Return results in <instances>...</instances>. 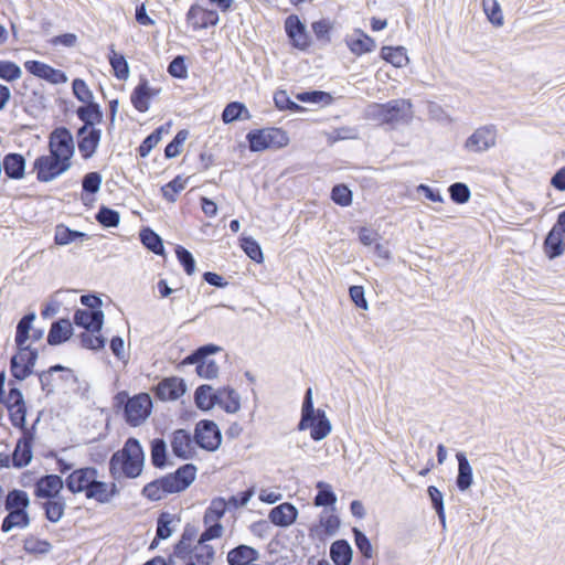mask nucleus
<instances>
[{
  "label": "nucleus",
  "instance_id": "nucleus-1",
  "mask_svg": "<svg viewBox=\"0 0 565 565\" xmlns=\"http://www.w3.org/2000/svg\"><path fill=\"white\" fill-rule=\"evenodd\" d=\"M50 153L38 158V180L50 182L68 171L75 147L68 129L58 127L50 135Z\"/></svg>",
  "mask_w": 565,
  "mask_h": 565
},
{
  "label": "nucleus",
  "instance_id": "nucleus-2",
  "mask_svg": "<svg viewBox=\"0 0 565 565\" xmlns=\"http://www.w3.org/2000/svg\"><path fill=\"white\" fill-rule=\"evenodd\" d=\"M98 470L94 467L75 469L66 478V487L72 493H85L86 499L98 503H109L119 493L115 482L98 480Z\"/></svg>",
  "mask_w": 565,
  "mask_h": 565
},
{
  "label": "nucleus",
  "instance_id": "nucleus-3",
  "mask_svg": "<svg viewBox=\"0 0 565 565\" xmlns=\"http://www.w3.org/2000/svg\"><path fill=\"white\" fill-rule=\"evenodd\" d=\"M34 320L35 312L32 311L23 316L17 324L14 338L17 353L10 360V372L19 381L30 376L35 365V349L30 341Z\"/></svg>",
  "mask_w": 565,
  "mask_h": 565
},
{
  "label": "nucleus",
  "instance_id": "nucleus-4",
  "mask_svg": "<svg viewBox=\"0 0 565 565\" xmlns=\"http://www.w3.org/2000/svg\"><path fill=\"white\" fill-rule=\"evenodd\" d=\"M145 465L143 449L136 438H128L121 450L116 451L109 461L110 475L116 478L124 475L135 479L142 472Z\"/></svg>",
  "mask_w": 565,
  "mask_h": 565
},
{
  "label": "nucleus",
  "instance_id": "nucleus-5",
  "mask_svg": "<svg viewBox=\"0 0 565 565\" xmlns=\"http://www.w3.org/2000/svg\"><path fill=\"white\" fill-rule=\"evenodd\" d=\"M412 103L408 99H393L386 104L372 103L365 108V117L380 124L403 125L412 119Z\"/></svg>",
  "mask_w": 565,
  "mask_h": 565
},
{
  "label": "nucleus",
  "instance_id": "nucleus-6",
  "mask_svg": "<svg viewBox=\"0 0 565 565\" xmlns=\"http://www.w3.org/2000/svg\"><path fill=\"white\" fill-rule=\"evenodd\" d=\"M298 429H310V436L316 441L324 439L331 433V423L324 411H316L313 407L311 388H308L305 394Z\"/></svg>",
  "mask_w": 565,
  "mask_h": 565
},
{
  "label": "nucleus",
  "instance_id": "nucleus-7",
  "mask_svg": "<svg viewBox=\"0 0 565 565\" xmlns=\"http://www.w3.org/2000/svg\"><path fill=\"white\" fill-rule=\"evenodd\" d=\"M249 150L262 152L267 149H280L289 143V137L285 130L276 127L250 130L246 135Z\"/></svg>",
  "mask_w": 565,
  "mask_h": 565
},
{
  "label": "nucleus",
  "instance_id": "nucleus-8",
  "mask_svg": "<svg viewBox=\"0 0 565 565\" xmlns=\"http://www.w3.org/2000/svg\"><path fill=\"white\" fill-rule=\"evenodd\" d=\"M498 130L494 125H486L476 129L465 142L469 152L481 153L493 148L497 143Z\"/></svg>",
  "mask_w": 565,
  "mask_h": 565
},
{
  "label": "nucleus",
  "instance_id": "nucleus-9",
  "mask_svg": "<svg viewBox=\"0 0 565 565\" xmlns=\"http://www.w3.org/2000/svg\"><path fill=\"white\" fill-rule=\"evenodd\" d=\"M152 402L148 394H139L129 398L125 406L126 420L131 426H139L151 413Z\"/></svg>",
  "mask_w": 565,
  "mask_h": 565
},
{
  "label": "nucleus",
  "instance_id": "nucleus-10",
  "mask_svg": "<svg viewBox=\"0 0 565 565\" xmlns=\"http://www.w3.org/2000/svg\"><path fill=\"white\" fill-rule=\"evenodd\" d=\"M42 390L47 394L60 390L68 382H75V375L71 369L62 365L51 366L47 371L38 375Z\"/></svg>",
  "mask_w": 565,
  "mask_h": 565
},
{
  "label": "nucleus",
  "instance_id": "nucleus-11",
  "mask_svg": "<svg viewBox=\"0 0 565 565\" xmlns=\"http://www.w3.org/2000/svg\"><path fill=\"white\" fill-rule=\"evenodd\" d=\"M196 444L209 451L216 450L222 441V435L217 425L212 420H201L196 424L195 435Z\"/></svg>",
  "mask_w": 565,
  "mask_h": 565
},
{
  "label": "nucleus",
  "instance_id": "nucleus-12",
  "mask_svg": "<svg viewBox=\"0 0 565 565\" xmlns=\"http://www.w3.org/2000/svg\"><path fill=\"white\" fill-rule=\"evenodd\" d=\"M186 21L194 30L206 29L218 23V14L214 10L193 4L186 13Z\"/></svg>",
  "mask_w": 565,
  "mask_h": 565
},
{
  "label": "nucleus",
  "instance_id": "nucleus-13",
  "mask_svg": "<svg viewBox=\"0 0 565 565\" xmlns=\"http://www.w3.org/2000/svg\"><path fill=\"white\" fill-rule=\"evenodd\" d=\"M186 391L184 381L177 376L166 377L156 387V396L161 401H175Z\"/></svg>",
  "mask_w": 565,
  "mask_h": 565
},
{
  "label": "nucleus",
  "instance_id": "nucleus-14",
  "mask_svg": "<svg viewBox=\"0 0 565 565\" xmlns=\"http://www.w3.org/2000/svg\"><path fill=\"white\" fill-rule=\"evenodd\" d=\"M285 30L292 45L299 50H305L309 45V35L306 25L300 19L291 14L285 20Z\"/></svg>",
  "mask_w": 565,
  "mask_h": 565
},
{
  "label": "nucleus",
  "instance_id": "nucleus-15",
  "mask_svg": "<svg viewBox=\"0 0 565 565\" xmlns=\"http://www.w3.org/2000/svg\"><path fill=\"white\" fill-rule=\"evenodd\" d=\"M196 468L192 463L180 467L174 473L166 476V483L170 486L172 492L185 490L195 479Z\"/></svg>",
  "mask_w": 565,
  "mask_h": 565
},
{
  "label": "nucleus",
  "instance_id": "nucleus-16",
  "mask_svg": "<svg viewBox=\"0 0 565 565\" xmlns=\"http://www.w3.org/2000/svg\"><path fill=\"white\" fill-rule=\"evenodd\" d=\"M160 89L153 88L148 81L142 78L131 93L130 100L134 107L140 111L149 110L150 100L159 94Z\"/></svg>",
  "mask_w": 565,
  "mask_h": 565
},
{
  "label": "nucleus",
  "instance_id": "nucleus-17",
  "mask_svg": "<svg viewBox=\"0 0 565 565\" xmlns=\"http://www.w3.org/2000/svg\"><path fill=\"white\" fill-rule=\"evenodd\" d=\"M74 322L86 331L99 333L104 322V312L102 310L78 309L74 313Z\"/></svg>",
  "mask_w": 565,
  "mask_h": 565
},
{
  "label": "nucleus",
  "instance_id": "nucleus-18",
  "mask_svg": "<svg viewBox=\"0 0 565 565\" xmlns=\"http://www.w3.org/2000/svg\"><path fill=\"white\" fill-rule=\"evenodd\" d=\"M32 440V434H24V436L18 440L12 457H10L14 468H23L31 462L33 457Z\"/></svg>",
  "mask_w": 565,
  "mask_h": 565
},
{
  "label": "nucleus",
  "instance_id": "nucleus-19",
  "mask_svg": "<svg viewBox=\"0 0 565 565\" xmlns=\"http://www.w3.org/2000/svg\"><path fill=\"white\" fill-rule=\"evenodd\" d=\"M298 515L296 507L289 502L281 503L273 508L269 512V520L273 524L281 527L291 525Z\"/></svg>",
  "mask_w": 565,
  "mask_h": 565
},
{
  "label": "nucleus",
  "instance_id": "nucleus-20",
  "mask_svg": "<svg viewBox=\"0 0 565 565\" xmlns=\"http://www.w3.org/2000/svg\"><path fill=\"white\" fill-rule=\"evenodd\" d=\"M77 117L84 122V126L78 129V136L86 134L88 127H92L96 122H100L103 113L98 104L92 102L82 106L76 111Z\"/></svg>",
  "mask_w": 565,
  "mask_h": 565
},
{
  "label": "nucleus",
  "instance_id": "nucleus-21",
  "mask_svg": "<svg viewBox=\"0 0 565 565\" xmlns=\"http://www.w3.org/2000/svg\"><path fill=\"white\" fill-rule=\"evenodd\" d=\"M544 249L550 258L561 256L565 250V232L556 224L552 227L544 242Z\"/></svg>",
  "mask_w": 565,
  "mask_h": 565
},
{
  "label": "nucleus",
  "instance_id": "nucleus-22",
  "mask_svg": "<svg viewBox=\"0 0 565 565\" xmlns=\"http://www.w3.org/2000/svg\"><path fill=\"white\" fill-rule=\"evenodd\" d=\"M63 489V480L57 475H47L38 480V498H55L61 497Z\"/></svg>",
  "mask_w": 565,
  "mask_h": 565
},
{
  "label": "nucleus",
  "instance_id": "nucleus-23",
  "mask_svg": "<svg viewBox=\"0 0 565 565\" xmlns=\"http://www.w3.org/2000/svg\"><path fill=\"white\" fill-rule=\"evenodd\" d=\"M171 448L177 457L186 459L192 452L191 435L184 429H178L172 434Z\"/></svg>",
  "mask_w": 565,
  "mask_h": 565
},
{
  "label": "nucleus",
  "instance_id": "nucleus-24",
  "mask_svg": "<svg viewBox=\"0 0 565 565\" xmlns=\"http://www.w3.org/2000/svg\"><path fill=\"white\" fill-rule=\"evenodd\" d=\"M258 558V551L248 545H238L227 554V562L230 565H252L250 563Z\"/></svg>",
  "mask_w": 565,
  "mask_h": 565
},
{
  "label": "nucleus",
  "instance_id": "nucleus-25",
  "mask_svg": "<svg viewBox=\"0 0 565 565\" xmlns=\"http://www.w3.org/2000/svg\"><path fill=\"white\" fill-rule=\"evenodd\" d=\"M216 404L226 413L234 414L241 408L239 394L232 387L226 386L217 390Z\"/></svg>",
  "mask_w": 565,
  "mask_h": 565
},
{
  "label": "nucleus",
  "instance_id": "nucleus-26",
  "mask_svg": "<svg viewBox=\"0 0 565 565\" xmlns=\"http://www.w3.org/2000/svg\"><path fill=\"white\" fill-rule=\"evenodd\" d=\"M215 551L212 545L203 542L192 548L185 565H211L214 561Z\"/></svg>",
  "mask_w": 565,
  "mask_h": 565
},
{
  "label": "nucleus",
  "instance_id": "nucleus-27",
  "mask_svg": "<svg viewBox=\"0 0 565 565\" xmlns=\"http://www.w3.org/2000/svg\"><path fill=\"white\" fill-rule=\"evenodd\" d=\"M456 458L458 461V475L456 483L460 491H466L473 483L472 467L470 466L463 452H457Z\"/></svg>",
  "mask_w": 565,
  "mask_h": 565
},
{
  "label": "nucleus",
  "instance_id": "nucleus-28",
  "mask_svg": "<svg viewBox=\"0 0 565 565\" xmlns=\"http://www.w3.org/2000/svg\"><path fill=\"white\" fill-rule=\"evenodd\" d=\"M72 323L68 319H60L55 321L49 331L47 342L51 345L61 344L67 341L72 335Z\"/></svg>",
  "mask_w": 565,
  "mask_h": 565
},
{
  "label": "nucleus",
  "instance_id": "nucleus-29",
  "mask_svg": "<svg viewBox=\"0 0 565 565\" xmlns=\"http://www.w3.org/2000/svg\"><path fill=\"white\" fill-rule=\"evenodd\" d=\"M86 132V135L79 136L81 140L78 141V150L84 159H88L95 153L102 137V131L96 128H90Z\"/></svg>",
  "mask_w": 565,
  "mask_h": 565
},
{
  "label": "nucleus",
  "instance_id": "nucleus-30",
  "mask_svg": "<svg viewBox=\"0 0 565 565\" xmlns=\"http://www.w3.org/2000/svg\"><path fill=\"white\" fill-rule=\"evenodd\" d=\"M3 170L10 179H21L25 171V160L21 154L9 153L3 159Z\"/></svg>",
  "mask_w": 565,
  "mask_h": 565
},
{
  "label": "nucleus",
  "instance_id": "nucleus-31",
  "mask_svg": "<svg viewBox=\"0 0 565 565\" xmlns=\"http://www.w3.org/2000/svg\"><path fill=\"white\" fill-rule=\"evenodd\" d=\"M353 551L345 540H338L331 544L330 556L335 565H349L352 561Z\"/></svg>",
  "mask_w": 565,
  "mask_h": 565
},
{
  "label": "nucleus",
  "instance_id": "nucleus-32",
  "mask_svg": "<svg viewBox=\"0 0 565 565\" xmlns=\"http://www.w3.org/2000/svg\"><path fill=\"white\" fill-rule=\"evenodd\" d=\"M214 396H217V390H214L211 385H201L194 394L195 405L202 411H209L216 405Z\"/></svg>",
  "mask_w": 565,
  "mask_h": 565
},
{
  "label": "nucleus",
  "instance_id": "nucleus-33",
  "mask_svg": "<svg viewBox=\"0 0 565 565\" xmlns=\"http://www.w3.org/2000/svg\"><path fill=\"white\" fill-rule=\"evenodd\" d=\"M173 493L166 483V477L149 482L142 489V494L152 501L161 500L166 494Z\"/></svg>",
  "mask_w": 565,
  "mask_h": 565
},
{
  "label": "nucleus",
  "instance_id": "nucleus-34",
  "mask_svg": "<svg viewBox=\"0 0 565 565\" xmlns=\"http://www.w3.org/2000/svg\"><path fill=\"white\" fill-rule=\"evenodd\" d=\"M29 522L30 519L26 510H9L8 515L2 521L1 530L7 533L13 527H24Z\"/></svg>",
  "mask_w": 565,
  "mask_h": 565
},
{
  "label": "nucleus",
  "instance_id": "nucleus-35",
  "mask_svg": "<svg viewBox=\"0 0 565 565\" xmlns=\"http://www.w3.org/2000/svg\"><path fill=\"white\" fill-rule=\"evenodd\" d=\"M42 509L45 512V516L51 522H57L64 514L65 501L62 497H55L46 499L42 503Z\"/></svg>",
  "mask_w": 565,
  "mask_h": 565
},
{
  "label": "nucleus",
  "instance_id": "nucleus-36",
  "mask_svg": "<svg viewBox=\"0 0 565 565\" xmlns=\"http://www.w3.org/2000/svg\"><path fill=\"white\" fill-rule=\"evenodd\" d=\"M383 60L391 63L395 67H403L408 63V56L403 46H384L381 51Z\"/></svg>",
  "mask_w": 565,
  "mask_h": 565
},
{
  "label": "nucleus",
  "instance_id": "nucleus-37",
  "mask_svg": "<svg viewBox=\"0 0 565 565\" xmlns=\"http://www.w3.org/2000/svg\"><path fill=\"white\" fill-rule=\"evenodd\" d=\"M38 78L45 79L46 82L54 85L67 82V76L63 71L41 62H38Z\"/></svg>",
  "mask_w": 565,
  "mask_h": 565
},
{
  "label": "nucleus",
  "instance_id": "nucleus-38",
  "mask_svg": "<svg viewBox=\"0 0 565 565\" xmlns=\"http://www.w3.org/2000/svg\"><path fill=\"white\" fill-rule=\"evenodd\" d=\"M249 113L244 104L238 102L230 103L222 113V119L225 124H230L241 118L248 119Z\"/></svg>",
  "mask_w": 565,
  "mask_h": 565
},
{
  "label": "nucleus",
  "instance_id": "nucleus-39",
  "mask_svg": "<svg viewBox=\"0 0 565 565\" xmlns=\"http://www.w3.org/2000/svg\"><path fill=\"white\" fill-rule=\"evenodd\" d=\"M151 462L156 468H163L167 461V444L162 438H154L150 445Z\"/></svg>",
  "mask_w": 565,
  "mask_h": 565
},
{
  "label": "nucleus",
  "instance_id": "nucleus-40",
  "mask_svg": "<svg viewBox=\"0 0 565 565\" xmlns=\"http://www.w3.org/2000/svg\"><path fill=\"white\" fill-rule=\"evenodd\" d=\"M30 499L25 491L14 489L10 491L6 499V510H26Z\"/></svg>",
  "mask_w": 565,
  "mask_h": 565
},
{
  "label": "nucleus",
  "instance_id": "nucleus-41",
  "mask_svg": "<svg viewBox=\"0 0 565 565\" xmlns=\"http://www.w3.org/2000/svg\"><path fill=\"white\" fill-rule=\"evenodd\" d=\"M109 63L114 70V74L118 79H127L129 76V65L122 54L117 53L114 49L110 50Z\"/></svg>",
  "mask_w": 565,
  "mask_h": 565
},
{
  "label": "nucleus",
  "instance_id": "nucleus-42",
  "mask_svg": "<svg viewBox=\"0 0 565 565\" xmlns=\"http://www.w3.org/2000/svg\"><path fill=\"white\" fill-rule=\"evenodd\" d=\"M228 507V502L223 498L212 500L210 507L206 509L204 514L205 524L218 521L225 513Z\"/></svg>",
  "mask_w": 565,
  "mask_h": 565
},
{
  "label": "nucleus",
  "instance_id": "nucleus-43",
  "mask_svg": "<svg viewBox=\"0 0 565 565\" xmlns=\"http://www.w3.org/2000/svg\"><path fill=\"white\" fill-rule=\"evenodd\" d=\"M317 488H318L319 491H318V494L315 498V505H317V507H329V505H333L335 503L337 495L332 491L330 484H328V483H326L323 481H319L317 483Z\"/></svg>",
  "mask_w": 565,
  "mask_h": 565
},
{
  "label": "nucleus",
  "instance_id": "nucleus-44",
  "mask_svg": "<svg viewBox=\"0 0 565 565\" xmlns=\"http://www.w3.org/2000/svg\"><path fill=\"white\" fill-rule=\"evenodd\" d=\"M175 521V518L173 514L168 512H162L157 521V539L158 540H167L170 537L174 531V529L171 526L172 523Z\"/></svg>",
  "mask_w": 565,
  "mask_h": 565
},
{
  "label": "nucleus",
  "instance_id": "nucleus-45",
  "mask_svg": "<svg viewBox=\"0 0 565 565\" xmlns=\"http://www.w3.org/2000/svg\"><path fill=\"white\" fill-rule=\"evenodd\" d=\"M482 8L489 21L493 25H503V15L501 7L497 0H482Z\"/></svg>",
  "mask_w": 565,
  "mask_h": 565
},
{
  "label": "nucleus",
  "instance_id": "nucleus-46",
  "mask_svg": "<svg viewBox=\"0 0 565 565\" xmlns=\"http://www.w3.org/2000/svg\"><path fill=\"white\" fill-rule=\"evenodd\" d=\"M87 238V235L83 232L73 231L65 226H57L55 231V243L58 245H67L75 242L76 239Z\"/></svg>",
  "mask_w": 565,
  "mask_h": 565
},
{
  "label": "nucleus",
  "instance_id": "nucleus-47",
  "mask_svg": "<svg viewBox=\"0 0 565 565\" xmlns=\"http://www.w3.org/2000/svg\"><path fill=\"white\" fill-rule=\"evenodd\" d=\"M140 238L142 244L153 252L154 254H162L163 252V244L158 234H156L152 230L146 228L142 230L140 233Z\"/></svg>",
  "mask_w": 565,
  "mask_h": 565
},
{
  "label": "nucleus",
  "instance_id": "nucleus-48",
  "mask_svg": "<svg viewBox=\"0 0 565 565\" xmlns=\"http://www.w3.org/2000/svg\"><path fill=\"white\" fill-rule=\"evenodd\" d=\"M96 220L105 227H117L120 222V215L110 207L102 206L96 214Z\"/></svg>",
  "mask_w": 565,
  "mask_h": 565
},
{
  "label": "nucleus",
  "instance_id": "nucleus-49",
  "mask_svg": "<svg viewBox=\"0 0 565 565\" xmlns=\"http://www.w3.org/2000/svg\"><path fill=\"white\" fill-rule=\"evenodd\" d=\"M163 132V126H160L154 131H152L139 146V156L146 158L150 153V151L160 142Z\"/></svg>",
  "mask_w": 565,
  "mask_h": 565
},
{
  "label": "nucleus",
  "instance_id": "nucleus-50",
  "mask_svg": "<svg viewBox=\"0 0 565 565\" xmlns=\"http://www.w3.org/2000/svg\"><path fill=\"white\" fill-rule=\"evenodd\" d=\"M349 46L354 54L360 55L373 51L375 47V42L369 35L361 33L358 39L351 40Z\"/></svg>",
  "mask_w": 565,
  "mask_h": 565
},
{
  "label": "nucleus",
  "instance_id": "nucleus-51",
  "mask_svg": "<svg viewBox=\"0 0 565 565\" xmlns=\"http://www.w3.org/2000/svg\"><path fill=\"white\" fill-rule=\"evenodd\" d=\"M185 183L184 179L179 175L175 177L172 181L161 188L163 198L169 202H174L178 193L184 190Z\"/></svg>",
  "mask_w": 565,
  "mask_h": 565
},
{
  "label": "nucleus",
  "instance_id": "nucleus-52",
  "mask_svg": "<svg viewBox=\"0 0 565 565\" xmlns=\"http://www.w3.org/2000/svg\"><path fill=\"white\" fill-rule=\"evenodd\" d=\"M96 332L85 331L78 337L81 345L89 350H99L105 347V338Z\"/></svg>",
  "mask_w": 565,
  "mask_h": 565
},
{
  "label": "nucleus",
  "instance_id": "nucleus-53",
  "mask_svg": "<svg viewBox=\"0 0 565 565\" xmlns=\"http://www.w3.org/2000/svg\"><path fill=\"white\" fill-rule=\"evenodd\" d=\"M9 393L6 394V390L3 388V398L0 399V403L6 405L7 408H12L14 406H19L24 404L23 395L21 391L14 386L13 382H9Z\"/></svg>",
  "mask_w": 565,
  "mask_h": 565
},
{
  "label": "nucleus",
  "instance_id": "nucleus-54",
  "mask_svg": "<svg viewBox=\"0 0 565 565\" xmlns=\"http://www.w3.org/2000/svg\"><path fill=\"white\" fill-rule=\"evenodd\" d=\"M72 88H73V93H74L75 97L79 102H82L84 104L94 102L93 100L94 95H93L92 90L89 89V87L87 86V84L85 83V81H83L81 78H75L73 81Z\"/></svg>",
  "mask_w": 565,
  "mask_h": 565
},
{
  "label": "nucleus",
  "instance_id": "nucleus-55",
  "mask_svg": "<svg viewBox=\"0 0 565 565\" xmlns=\"http://www.w3.org/2000/svg\"><path fill=\"white\" fill-rule=\"evenodd\" d=\"M354 541L358 550L365 558L373 557V547L367 536L359 529H353Z\"/></svg>",
  "mask_w": 565,
  "mask_h": 565
},
{
  "label": "nucleus",
  "instance_id": "nucleus-56",
  "mask_svg": "<svg viewBox=\"0 0 565 565\" xmlns=\"http://www.w3.org/2000/svg\"><path fill=\"white\" fill-rule=\"evenodd\" d=\"M331 199L341 206H349L352 203V192L344 184H338L332 189Z\"/></svg>",
  "mask_w": 565,
  "mask_h": 565
},
{
  "label": "nucleus",
  "instance_id": "nucleus-57",
  "mask_svg": "<svg viewBox=\"0 0 565 565\" xmlns=\"http://www.w3.org/2000/svg\"><path fill=\"white\" fill-rule=\"evenodd\" d=\"M449 194L454 202L463 204L470 199V190L467 184L456 182L449 186Z\"/></svg>",
  "mask_w": 565,
  "mask_h": 565
},
{
  "label": "nucleus",
  "instance_id": "nucleus-58",
  "mask_svg": "<svg viewBox=\"0 0 565 565\" xmlns=\"http://www.w3.org/2000/svg\"><path fill=\"white\" fill-rule=\"evenodd\" d=\"M196 364V373L200 377L212 380L217 376L218 365L214 360H201Z\"/></svg>",
  "mask_w": 565,
  "mask_h": 565
},
{
  "label": "nucleus",
  "instance_id": "nucleus-59",
  "mask_svg": "<svg viewBox=\"0 0 565 565\" xmlns=\"http://www.w3.org/2000/svg\"><path fill=\"white\" fill-rule=\"evenodd\" d=\"M427 492L431 500L433 507L438 514L440 522L445 525V511H444L443 493L435 486H429L427 489Z\"/></svg>",
  "mask_w": 565,
  "mask_h": 565
},
{
  "label": "nucleus",
  "instance_id": "nucleus-60",
  "mask_svg": "<svg viewBox=\"0 0 565 565\" xmlns=\"http://www.w3.org/2000/svg\"><path fill=\"white\" fill-rule=\"evenodd\" d=\"M103 178L98 172H89L84 175L82 181L83 191L95 194L100 190Z\"/></svg>",
  "mask_w": 565,
  "mask_h": 565
},
{
  "label": "nucleus",
  "instance_id": "nucleus-61",
  "mask_svg": "<svg viewBox=\"0 0 565 565\" xmlns=\"http://www.w3.org/2000/svg\"><path fill=\"white\" fill-rule=\"evenodd\" d=\"M274 102L279 110L297 111L301 109V107L298 104H296L289 98L286 90L276 92L274 95Z\"/></svg>",
  "mask_w": 565,
  "mask_h": 565
},
{
  "label": "nucleus",
  "instance_id": "nucleus-62",
  "mask_svg": "<svg viewBox=\"0 0 565 565\" xmlns=\"http://www.w3.org/2000/svg\"><path fill=\"white\" fill-rule=\"evenodd\" d=\"M221 351V348L215 344H206L200 347L196 351H194L191 355H189L185 360L188 363H199L201 360H207L206 358L210 354H214Z\"/></svg>",
  "mask_w": 565,
  "mask_h": 565
},
{
  "label": "nucleus",
  "instance_id": "nucleus-63",
  "mask_svg": "<svg viewBox=\"0 0 565 565\" xmlns=\"http://www.w3.org/2000/svg\"><path fill=\"white\" fill-rule=\"evenodd\" d=\"M21 76V68L13 62L0 61V78L11 82Z\"/></svg>",
  "mask_w": 565,
  "mask_h": 565
},
{
  "label": "nucleus",
  "instance_id": "nucleus-64",
  "mask_svg": "<svg viewBox=\"0 0 565 565\" xmlns=\"http://www.w3.org/2000/svg\"><path fill=\"white\" fill-rule=\"evenodd\" d=\"M175 254L185 273L192 275L195 270V260L192 254L182 246L177 247Z\"/></svg>",
  "mask_w": 565,
  "mask_h": 565
}]
</instances>
